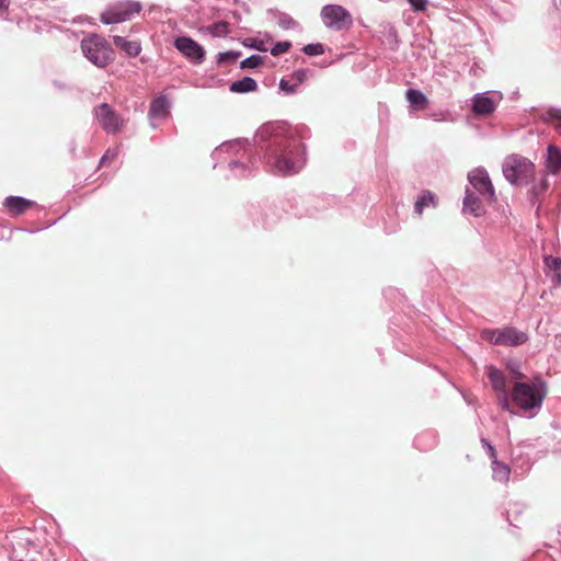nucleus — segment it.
Wrapping results in <instances>:
<instances>
[{
	"mask_svg": "<svg viewBox=\"0 0 561 561\" xmlns=\"http://www.w3.org/2000/svg\"><path fill=\"white\" fill-rule=\"evenodd\" d=\"M409 2L416 9L422 10L425 7V0H409Z\"/></svg>",
	"mask_w": 561,
	"mask_h": 561,
	"instance_id": "35",
	"label": "nucleus"
},
{
	"mask_svg": "<svg viewBox=\"0 0 561 561\" xmlns=\"http://www.w3.org/2000/svg\"><path fill=\"white\" fill-rule=\"evenodd\" d=\"M3 204L11 215L18 216L25 213L34 203L23 197L10 196L4 199Z\"/></svg>",
	"mask_w": 561,
	"mask_h": 561,
	"instance_id": "12",
	"label": "nucleus"
},
{
	"mask_svg": "<svg viewBox=\"0 0 561 561\" xmlns=\"http://www.w3.org/2000/svg\"><path fill=\"white\" fill-rule=\"evenodd\" d=\"M549 186V183L546 179L541 181V191H546Z\"/></svg>",
	"mask_w": 561,
	"mask_h": 561,
	"instance_id": "36",
	"label": "nucleus"
},
{
	"mask_svg": "<svg viewBox=\"0 0 561 561\" xmlns=\"http://www.w3.org/2000/svg\"><path fill=\"white\" fill-rule=\"evenodd\" d=\"M526 341H527V335L525 333L519 332L514 328H505L503 330H500V334H497L495 344L517 346V345L525 343Z\"/></svg>",
	"mask_w": 561,
	"mask_h": 561,
	"instance_id": "10",
	"label": "nucleus"
},
{
	"mask_svg": "<svg viewBox=\"0 0 561 561\" xmlns=\"http://www.w3.org/2000/svg\"><path fill=\"white\" fill-rule=\"evenodd\" d=\"M230 91L236 93L250 92V77H244L241 80L232 82L230 85Z\"/></svg>",
	"mask_w": 561,
	"mask_h": 561,
	"instance_id": "24",
	"label": "nucleus"
},
{
	"mask_svg": "<svg viewBox=\"0 0 561 561\" xmlns=\"http://www.w3.org/2000/svg\"><path fill=\"white\" fill-rule=\"evenodd\" d=\"M551 268L556 272V274L561 277V259L552 257L551 259Z\"/></svg>",
	"mask_w": 561,
	"mask_h": 561,
	"instance_id": "32",
	"label": "nucleus"
},
{
	"mask_svg": "<svg viewBox=\"0 0 561 561\" xmlns=\"http://www.w3.org/2000/svg\"><path fill=\"white\" fill-rule=\"evenodd\" d=\"M94 116L104 131L118 134L125 125L123 117L107 103H102L94 108Z\"/></svg>",
	"mask_w": 561,
	"mask_h": 561,
	"instance_id": "7",
	"label": "nucleus"
},
{
	"mask_svg": "<svg viewBox=\"0 0 561 561\" xmlns=\"http://www.w3.org/2000/svg\"><path fill=\"white\" fill-rule=\"evenodd\" d=\"M463 210L477 217L484 213L481 201L469 190L466 191V196L463 198Z\"/></svg>",
	"mask_w": 561,
	"mask_h": 561,
	"instance_id": "16",
	"label": "nucleus"
},
{
	"mask_svg": "<svg viewBox=\"0 0 561 561\" xmlns=\"http://www.w3.org/2000/svg\"><path fill=\"white\" fill-rule=\"evenodd\" d=\"M542 119L545 122H550L554 125V127L559 130L561 134V110L557 108H550L548 110L543 116Z\"/></svg>",
	"mask_w": 561,
	"mask_h": 561,
	"instance_id": "22",
	"label": "nucleus"
},
{
	"mask_svg": "<svg viewBox=\"0 0 561 561\" xmlns=\"http://www.w3.org/2000/svg\"><path fill=\"white\" fill-rule=\"evenodd\" d=\"M141 11V4L135 1L116 3L106 9L100 16L104 24H117L129 20L134 14Z\"/></svg>",
	"mask_w": 561,
	"mask_h": 561,
	"instance_id": "6",
	"label": "nucleus"
},
{
	"mask_svg": "<svg viewBox=\"0 0 561 561\" xmlns=\"http://www.w3.org/2000/svg\"><path fill=\"white\" fill-rule=\"evenodd\" d=\"M472 102V112L478 116L490 115L495 110V102L485 94H477Z\"/></svg>",
	"mask_w": 561,
	"mask_h": 561,
	"instance_id": "11",
	"label": "nucleus"
},
{
	"mask_svg": "<svg viewBox=\"0 0 561 561\" xmlns=\"http://www.w3.org/2000/svg\"><path fill=\"white\" fill-rule=\"evenodd\" d=\"M240 57V53L226 51L218 55L217 65L218 67H229L234 65Z\"/></svg>",
	"mask_w": 561,
	"mask_h": 561,
	"instance_id": "21",
	"label": "nucleus"
},
{
	"mask_svg": "<svg viewBox=\"0 0 561 561\" xmlns=\"http://www.w3.org/2000/svg\"><path fill=\"white\" fill-rule=\"evenodd\" d=\"M305 158L302 146L294 141L276 158V171L283 175L297 173L304 165Z\"/></svg>",
	"mask_w": 561,
	"mask_h": 561,
	"instance_id": "5",
	"label": "nucleus"
},
{
	"mask_svg": "<svg viewBox=\"0 0 561 561\" xmlns=\"http://www.w3.org/2000/svg\"><path fill=\"white\" fill-rule=\"evenodd\" d=\"M497 334H500V330L485 329L481 332L482 339L493 344H495Z\"/></svg>",
	"mask_w": 561,
	"mask_h": 561,
	"instance_id": "29",
	"label": "nucleus"
},
{
	"mask_svg": "<svg viewBox=\"0 0 561 561\" xmlns=\"http://www.w3.org/2000/svg\"><path fill=\"white\" fill-rule=\"evenodd\" d=\"M290 47V44L288 42H280V43H277L276 45L273 46V48L271 49V54L273 56H277L279 54H283L285 51H287Z\"/></svg>",
	"mask_w": 561,
	"mask_h": 561,
	"instance_id": "30",
	"label": "nucleus"
},
{
	"mask_svg": "<svg viewBox=\"0 0 561 561\" xmlns=\"http://www.w3.org/2000/svg\"><path fill=\"white\" fill-rule=\"evenodd\" d=\"M407 99L415 110H425L428 106L427 98L417 90H409Z\"/></svg>",
	"mask_w": 561,
	"mask_h": 561,
	"instance_id": "19",
	"label": "nucleus"
},
{
	"mask_svg": "<svg viewBox=\"0 0 561 561\" xmlns=\"http://www.w3.org/2000/svg\"><path fill=\"white\" fill-rule=\"evenodd\" d=\"M118 156V149H107L106 152L103 154L100 161V165H104L108 162L114 161Z\"/></svg>",
	"mask_w": 561,
	"mask_h": 561,
	"instance_id": "28",
	"label": "nucleus"
},
{
	"mask_svg": "<svg viewBox=\"0 0 561 561\" xmlns=\"http://www.w3.org/2000/svg\"><path fill=\"white\" fill-rule=\"evenodd\" d=\"M256 89V82L250 78V91H254Z\"/></svg>",
	"mask_w": 561,
	"mask_h": 561,
	"instance_id": "37",
	"label": "nucleus"
},
{
	"mask_svg": "<svg viewBox=\"0 0 561 561\" xmlns=\"http://www.w3.org/2000/svg\"><path fill=\"white\" fill-rule=\"evenodd\" d=\"M486 374L495 392L504 393V391H507L506 378L501 370L494 366H489L486 368Z\"/></svg>",
	"mask_w": 561,
	"mask_h": 561,
	"instance_id": "14",
	"label": "nucleus"
},
{
	"mask_svg": "<svg viewBox=\"0 0 561 561\" xmlns=\"http://www.w3.org/2000/svg\"><path fill=\"white\" fill-rule=\"evenodd\" d=\"M502 171L510 183L517 184L533 179L535 165L525 157L512 154L505 158Z\"/></svg>",
	"mask_w": 561,
	"mask_h": 561,
	"instance_id": "3",
	"label": "nucleus"
},
{
	"mask_svg": "<svg viewBox=\"0 0 561 561\" xmlns=\"http://www.w3.org/2000/svg\"><path fill=\"white\" fill-rule=\"evenodd\" d=\"M304 51L307 55L314 56V55H321L324 53V47L322 44H308L304 47Z\"/></svg>",
	"mask_w": 561,
	"mask_h": 561,
	"instance_id": "27",
	"label": "nucleus"
},
{
	"mask_svg": "<svg viewBox=\"0 0 561 561\" xmlns=\"http://www.w3.org/2000/svg\"><path fill=\"white\" fill-rule=\"evenodd\" d=\"M174 46L186 58L191 59L194 62H201L204 59L205 50L197 42H195L191 37H178L174 42Z\"/></svg>",
	"mask_w": 561,
	"mask_h": 561,
	"instance_id": "9",
	"label": "nucleus"
},
{
	"mask_svg": "<svg viewBox=\"0 0 561 561\" xmlns=\"http://www.w3.org/2000/svg\"><path fill=\"white\" fill-rule=\"evenodd\" d=\"M304 80L305 72H290L280 79L279 89L286 94L295 93Z\"/></svg>",
	"mask_w": 561,
	"mask_h": 561,
	"instance_id": "13",
	"label": "nucleus"
},
{
	"mask_svg": "<svg viewBox=\"0 0 561 561\" xmlns=\"http://www.w3.org/2000/svg\"><path fill=\"white\" fill-rule=\"evenodd\" d=\"M546 167L553 174L561 171V151L554 145H550L547 149Z\"/></svg>",
	"mask_w": 561,
	"mask_h": 561,
	"instance_id": "15",
	"label": "nucleus"
},
{
	"mask_svg": "<svg viewBox=\"0 0 561 561\" xmlns=\"http://www.w3.org/2000/svg\"><path fill=\"white\" fill-rule=\"evenodd\" d=\"M169 107L170 104L165 96H159L152 101L149 114L151 117H167Z\"/></svg>",
	"mask_w": 561,
	"mask_h": 561,
	"instance_id": "18",
	"label": "nucleus"
},
{
	"mask_svg": "<svg viewBox=\"0 0 561 561\" xmlns=\"http://www.w3.org/2000/svg\"><path fill=\"white\" fill-rule=\"evenodd\" d=\"M430 205L436 206V197L432 192L423 191L415 202L414 210L417 215H422L424 208Z\"/></svg>",
	"mask_w": 561,
	"mask_h": 561,
	"instance_id": "20",
	"label": "nucleus"
},
{
	"mask_svg": "<svg viewBox=\"0 0 561 561\" xmlns=\"http://www.w3.org/2000/svg\"><path fill=\"white\" fill-rule=\"evenodd\" d=\"M482 444L486 447L488 449V454L490 456V458L494 460H496V450L495 448L485 439H482Z\"/></svg>",
	"mask_w": 561,
	"mask_h": 561,
	"instance_id": "33",
	"label": "nucleus"
},
{
	"mask_svg": "<svg viewBox=\"0 0 561 561\" xmlns=\"http://www.w3.org/2000/svg\"><path fill=\"white\" fill-rule=\"evenodd\" d=\"M323 24L333 31H347L353 26L354 20L350 11L339 4H327L320 12Z\"/></svg>",
	"mask_w": 561,
	"mask_h": 561,
	"instance_id": "4",
	"label": "nucleus"
},
{
	"mask_svg": "<svg viewBox=\"0 0 561 561\" xmlns=\"http://www.w3.org/2000/svg\"><path fill=\"white\" fill-rule=\"evenodd\" d=\"M468 180L472 187L486 201H495V190L488 172L484 169L478 168L472 170L468 174Z\"/></svg>",
	"mask_w": 561,
	"mask_h": 561,
	"instance_id": "8",
	"label": "nucleus"
},
{
	"mask_svg": "<svg viewBox=\"0 0 561 561\" xmlns=\"http://www.w3.org/2000/svg\"><path fill=\"white\" fill-rule=\"evenodd\" d=\"M84 56L96 67L104 68L115 58V51L102 36L93 34L81 42Z\"/></svg>",
	"mask_w": 561,
	"mask_h": 561,
	"instance_id": "1",
	"label": "nucleus"
},
{
	"mask_svg": "<svg viewBox=\"0 0 561 561\" xmlns=\"http://www.w3.org/2000/svg\"><path fill=\"white\" fill-rule=\"evenodd\" d=\"M508 369L512 374V377L516 380V381H520L522 379L525 378V375L523 373H520L518 369H515L513 367V365H508Z\"/></svg>",
	"mask_w": 561,
	"mask_h": 561,
	"instance_id": "34",
	"label": "nucleus"
},
{
	"mask_svg": "<svg viewBox=\"0 0 561 561\" xmlns=\"http://www.w3.org/2000/svg\"><path fill=\"white\" fill-rule=\"evenodd\" d=\"M263 65V57L260 55H252L240 62V67L244 68H257Z\"/></svg>",
	"mask_w": 561,
	"mask_h": 561,
	"instance_id": "26",
	"label": "nucleus"
},
{
	"mask_svg": "<svg viewBox=\"0 0 561 561\" xmlns=\"http://www.w3.org/2000/svg\"><path fill=\"white\" fill-rule=\"evenodd\" d=\"M543 383L529 385L522 381H515L512 390V399L523 410H531L540 407L546 396L542 389Z\"/></svg>",
	"mask_w": 561,
	"mask_h": 561,
	"instance_id": "2",
	"label": "nucleus"
},
{
	"mask_svg": "<svg viewBox=\"0 0 561 561\" xmlns=\"http://www.w3.org/2000/svg\"><path fill=\"white\" fill-rule=\"evenodd\" d=\"M499 404L503 410H510V400H508V393L507 391H504V393H499L497 396Z\"/></svg>",
	"mask_w": 561,
	"mask_h": 561,
	"instance_id": "31",
	"label": "nucleus"
},
{
	"mask_svg": "<svg viewBox=\"0 0 561 561\" xmlns=\"http://www.w3.org/2000/svg\"><path fill=\"white\" fill-rule=\"evenodd\" d=\"M208 31L214 36H226L230 33V24L226 21H220L208 26Z\"/></svg>",
	"mask_w": 561,
	"mask_h": 561,
	"instance_id": "23",
	"label": "nucleus"
},
{
	"mask_svg": "<svg viewBox=\"0 0 561 561\" xmlns=\"http://www.w3.org/2000/svg\"><path fill=\"white\" fill-rule=\"evenodd\" d=\"M493 471L496 476V478L500 480V481H506L508 480V476H510V468L502 463V462H499L496 460L493 461Z\"/></svg>",
	"mask_w": 561,
	"mask_h": 561,
	"instance_id": "25",
	"label": "nucleus"
},
{
	"mask_svg": "<svg viewBox=\"0 0 561 561\" xmlns=\"http://www.w3.org/2000/svg\"><path fill=\"white\" fill-rule=\"evenodd\" d=\"M113 42L116 47L124 50L130 57L137 56L141 50L140 44L136 41H127L122 36H114Z\"/></svg>",
	"mask_w": 561,
	"mask_h": 561,
	"instance_id": "17",
	"label": "nucleus"
}]
</instances>
